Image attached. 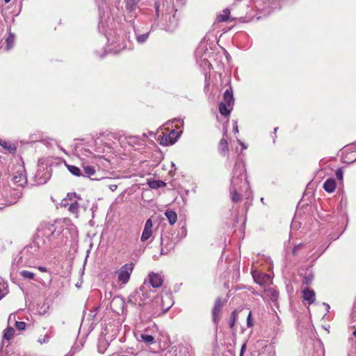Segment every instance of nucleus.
Segmentation results:
<instances>
[{"instance_id":"f257e3e1","label":"nucleus","mask_w":356,"mask_h":356,"mask_svg":"<svg viewBox=\"0 0 356 356\" xmlns=\"http://www.w3.org/2000/svg\"><path fill=\"white\" fill-rule=\"evenodd\" d=\"M245 172V165L242 162H236L230 186L231 199L235 203L241 201L243 195L247 199L250 196V187Z\"/></svg>"},{"instance_id":"f03ea898","label":"nucleus","mask_w":356,"mask_h":356,"mask_svg":"<svg viewBox=\"0 0 356 356\" xmlns=\"http://www.w3.org/2000/svg\"><path fill=\"white\" fill-rule=\"evenodd\" d=\"M154 291L148 286V284L143 283L139 289L132 293L129 298V302L134 305L142 306L150 298Z\"/></svg>"},{"instance_id":"7ed1b4c3","label":"nucleus","mask_w":356,"mask_h":356,"mask_svg":"<svg viewBox=\"0 0 356 356\" xmlns=\"http://www.w3.org/2000/svg\"><path fill=\"white\" fill-rule=\"evenodd\" d=\"M67 232V229H65L61 226L60 227H56L55 225L45 223L42 226L41 229L38 232L40 234L49 238V240L52 239H62L64 235V232Z\"/></svg>"},{"instance_id":"20e7f679","label":"nucleus","mask_w":356,"mask_h":356,"mask_svg":"<svg viewBox=\"0 0 356 356\" xmlns=\"http://www.w3.org/2000/svg\"><path fill=\"white\" fill-rule=\"evenodd\" d=\"M80 200L81 197L75 193H69L67 197L62 200L61 204L67 207L68 211L77 217L79 211V201Z\"/></svg>"},{"instance_id":"39448f33","label":"nucleus","mask_w":356,"mask_h":356,"mask_svg":"<svg viewBox=\"0 0 356 356\" xmlns=\"http://www.w3.org/2000/svg\"><path fill=\"white\" fill-rule=\"evenodd\" d=\"M163 8L166 7V13L162 14V19L165 20L166 30L169 31H173L178 24V20L175 17V13L171 15V14L175 11L174 8L170 6L168 2L163 3Z\"/></svg>"},{"instance_id":"423d86ee","label":"nucleus","mask_w":356,"mask_h":356,"mask_svg":"<svg viewBox=\"0 0 356 356\" xmlns=\"http://www.w3.org/2000/svg\"><path fill=\"white\" fill-rule=\"evenodd\" d=\"M11 182L15 186L23 187L27 184L25 168L22 165L15 167V172L11 177Z\"/></svg>"},{"instance_id":"0eeeda50","label":"nucleus","mask_w":356,"mask_h":356,"mask_svg":"<svg viewBox=\"0 0 356 356\" xmlns=\"http://www.w3.org/2000/svg\"><path fill=\"white\" fill-rule=\"evenodd\" d=\"M134 266L133 263L126 264L115 272V274L118 277V283L126 284L129 282L134 270Z\"/></svg>"},{"instance_id":"6e6552de","label":"nucleus","mask_w":356,"mask_h":356,"mask_svg":"<svg viewBox=\"0 0 356 356\" xmlns=\"http://www.w3.org/2000/svg\"><path fill=\"white\" fill-rule=\"evenodd\" d=\"M154 302L156 304H160V308L163 313L166 312L174 303L172 296L168 293H164L161 296L156 297Z\"/></svg>"},{"instance_id":"1a4fd4ad","label":"nucleus","mask_w":356,"mask_h":356,"mask_svg":"<svg viewBox=\"0 0 356 356\" xmlns=\"http://www.w3.org/2000/svg\"><path fill=\"white\" fill-rule=\"evenodd\" d=\"M143 283L148 284V286L156 289L162 286L163 283V276L159 273H150L148 279L145 280Z\"/></svg>"},{"instance_id":"9d476101","label":"nucleus","mask_w":356,"mask_h":356,"mask_svg":"<svg viewBox=\"0 0 356 356\" xmlns=\"http://www.w3.org/2000/svg\"><path fill=\"white\" fill-rule=\"evenodd\" d=\"M343 153L345 163H351L356 161V144L347 147Z\"/></svg>"},{"instance_id":"9b49d317","label":"nucleus","mask_w":356,"mask_h":356,"mask_svg":"<svg viewBox=\"0 0 356 356\" xmlns=\"http://www.w3.org/2000/svg\"><path fill=\"white\" fill-rule=\"evenodd\" d=\"M223 306V302L220 298H218L216 300L214 307L213 308L212 311V317H213V321L215 324H218L220 321V314L221 309Z\"/></svg>"},{"instance_id":"f8f14e48","label":"nucleus","mask_w":356,"mask_h":356,"mask_svg":"<svg viewBox=\"0 0 356 356\" xmlns=\"http://www.w3.org/2000/svg\"><path fill=\"white\" fill-rule=\"evenodd\" d=\"M254 281L261 286L268 285L271 283V277L267 274H258L256 271L252 273Z\"/></svg>"},{"instance_id":"ddd939ff","label":"nucleus","mask_w":356,"mask_h":356,"mask_svg":"<svg viewBox=\"0 0 356 356\" xmlns=\"http://www.w3.org/2000/svg\"><path fill=\"white\" fill-rule=\"evenodd\" d=\"M153 223L151 219H148L145 224V227L140 237L142 242L147 241L152 234Z\"/></svg>"},{"instance_id":"4468645a","label":"nucleus","mask_w":356,"mask_h":356,"mask_svg":"<svg viewBox=\"0 0 356 356\" xmlns=\"http://www.w3.org/2000/svg\"><path fill=\"white\" fill-rule=\"evenodd\" d=\"M82 172L83 177H87L92 180H100L97 177L95 176V169L94 167L90 165H83Z\"/></svg>"},{"instance_id":"2eb2a0df","label":"nucleus","mask_w":356,"mask_h":356,"mask_svg":"<svg viewBox=\"0 0 356 356\" xmlns=\"http://www.w3.org/2000/svg\"><path fill=\"white\" fill-rule=\"evenodd\" d=\"M222 102H225L229 107H232L234 103V99L233 97V91L232 87L227 88L223 95V101Z\"/></svg>"},{"instance_id":"dca6fc26","label":"nucleus","mask_w":356,"mask_h":356,"mask_svg":"<svg viewBox=\"0 0 356 356\" xmlns=\"http://www.w3.org/2000/svg\"><path fill=\"white\" fill-rule=\"evenodd\" d=\"M176 134V131L175 130H172L168 136L163 135L161 138V144L163 145H169L174 144L177 139L173 138V136Z\"/></svg>"},{"instance_id":"f3484780","label":"nucleus","mask_w":356,"mask_h":356,"mask_svg":"<svg viewBox=\"0 0 356 356\" xmlns=\"http://www.w3.org/2000/svg\"><path fill=\"white\" fill-rule=\"evenodd\" d=\"M302 298L309 305L312 304L315 301V292L309 288L305 289L302 291Z\"/></svg>"},{"instance_id":"a211bd4d","label":"nucleus","mask_w":356,"mask_h":356,"mask_svg":"<svg viewBox=\"0 0 356 356\" xmlns=\"http://www.w3.org/2000/svg\"><path fill=\"white\" fill-rule=\"evenodd\" d=\"M147 135L143 134L140 137L139 136H128L126 137V140L129 145L131 146L140 145L141 141H143V138H146Z\"/></svg>"},{"instance_id":"6ab92c4d","label":"nucleus","mask_w":356,"mask_h":356,"mask_svg":"<svg viewBox=\"0 0 356 356\" xmlns=\"http://www.w3.org/2000/svg\"><path fill=\"white\" fill-rule=\"evenodd\" d=\"M140 0H126L125 8L127 10L131 13H135L138 8V4Z\"/></svg>"},{"instance_id":"aec40b11","label":"nucleus","mask_w":356,"mask_h":356,"mask_svg":"<svg viewBox=\"0 0 356 356\" xmlns=\"http://www.w3.org/2000/svg\"><path fill=\"white\" fill-rule=\"evenodd\" d=\"M336 181L334 179H328L323 184V188L327 193H332L336 188Z\"/></svg>"},{"instance_id":"412c9836","label":"nucleus","mask_w":356,"mask_h":356,"mask_svg":"<svg viewBox=\"0 0 356 356\" xmlns=\"http://www.w3.org/2000/svg\"><path fill=\"white\" fill-rule=\"evenodd\" d=\"M165 216L171 225H174L177 220V214L172 209H167L165 211Z\"/></svg>"},{"instance_id":"4be33fe9","label":"nucleus","mask_w":356,"mask_h":356,"mask_svg":"<svg viewBox=\"0 0 356 356\" xmlns=\"http://www.w3.org/2000/svg\"><path fill=\"white\" fill-rule=\"evenodd\" d=\"M161 245L162 252L164 251V248L169 250L174 247L172 242L170 241L168 237L163 236V235L161 236Z\"/></svg>"},{"instance_id":"5701e85b","label":"nucleus","mask_w":356,"mask_h":356,"mask_svg":"<svg viewBox=\"0 0 356 356\" xmlns=\"http://www.w3.org/2000/svg\"><path fill=\"white\" fill-rule=\"evenodd\" d=\"M232 107L228 106L225 102H220L219 104V111L221 115L224 116H228L232 110Z\"/></svg>"},{"instance_id":"b1692460","label":"nucleus","mask_w":356,"mask_h":356,"mask_svg":"<svg viewBox=\"0 0 356 356\" xmlns=\"http://www.w3.org/2000/svg\"><path fill=\"white\" fill-rule=\"evenodd\" d=\"M218 149L222 155L225 156L228 152L227 141L225 138H222L219 143Z\"/></svg>"},{"instance_id":"393cba45","label":"nucleus","mask_w":356,"mask_h":356,"mask_svg":"<svg viewBox=\"0 0 356 356\" xmlns=\"http://www.w3.org/2000/svg\"><path fill=\"white\" fill-rule=\"evenodd\" d=\"M108 347V343L105 339H99L97 343V350L99 353H104Z\"/></svg>"},{"instance_id":"a878e982","label":"nucleus","mask_w":356,"mask_h":356,"mask_svg":"<svg viewBox=\"0 0 356 356\" xmlns=\"http://www.w3.org/2000/svg\"><path fill=\"white\" fill-rule=\"evenodd\" d=\"M148 185L151 188L156 189L165 186V183L161 180H152L148 181Z\"/></svg>"},{"instance_id":"bb28decb","label":"nucleus","mask_w":356,"mask_h":356,"mask_svg":"<svg viewBox=\"0 0 356 356\" xmlns=\"http://www.w3.org/2000/svg\"><path fill=\"white\" fill-rule=\"evenodd\" d=\"M265 293L273 301H276L278 298V292L274 289H267L265 290Z\"/></svg>"},{"instance_id":"cd10ccee","label":"nucleus","mask_w":356,"mask_h":356,"mask_svg":"<svg viewBox=\"0 0 356 356\" xmlns=\"http://www.w3.org/2000/svg\"><path fill=\"white\" fill-rule=\"evenodd\" d=\"M229 13H230V12L227 8L223 10L222 13L221 14H220L219 15H218L217 21L218 22H222L227 21L229 19Z\"/></svg>"},{"instance_id":"c85d7f7f","label":"nucleus","mask_w":356,"mask_h":356,"mask_svg":"<svg viewBox=\"0 0 356 356\" xmlns=\"http://www.w3.org/2000/svg\"><path fill=\"white\" fill-rule=\"evenodd\" d=\"M15 35L10 32L9 35L6 39V50H10L13 48V47L14 45V42H15Z\"/></svg>"},{"instance_id":"c756f323","label":"nucleus","mask_w":356,"mask_h":356,"mask_svg":"<svg viewBox=\"0 0 356 356\" xmlns=\"http://www.w3.org/2000/svg\"><path fill=\"white\" fill-rule=\"evenodd\" d=\"M0 145L5 149H7L10 153H14L16 151V147L12 145L10 142L3 140Z\"/></svg>"},{"instance_id":"7c9ffc66","label":"nucleus","mask_w":356,"mask_h":356,"mask_svg":"<svg viewBox=\"0 0 356 356\" xmlns=\"http://www.w3.org/2000/svg\"><path fill=\"white\" fill-rule=\"evenodd\" d=\"M141 339L147 344H152L155 342L154 337L147 333H143L140 335Z\"/></svg>"},{"instance_id":"2f4dec72","label":"nucleus","mask_w":356,"mask_h":356,"mask_svg":"<svg viewBox=\"0 0 356 356\" xmlns=\"http://www.w3.org/2000/svg\"><path fill=\"white\" fill-rule=\"evenodd\" d=\"M100 180H102L104 184L105 185H106L111 191H115L118 188V185L116 184L111 183V179L110 178L104 177V178L100 179Z\"/></svg>"},{"instance_id":"473e14b6","label":"nucleus","mask_w":356,"mask_h":356,"mask_svg":"<svg viewBox=\"0 0 356 356\" xmlns=\"http://www.w3.org/2000/svg\"><path fill=\"white\" fill-rule=\"evenodd\" d=\"M67 168L69 170V171L74 175L75 176H77V177H80V176H82L83 175V172H82V170L76 167V166H74V165H68L67 166Z\"/></svg>"},{"instance_id":"72a5a7b5","label":"nucleus","mask_w":356,"mask_h":356,"mask_svg":"<svg viewBox=\"0 0 356 356\" xmlns=\"http://www.w3.org/2000/svg\"><path fill=\"white\" fill-rule=\"evenodd\" d=\"M15 330L9 327L4 330L3 338L7 340H10L14 335Z\"/></svg>"},{"instance_id":"f704fd0d","label":"nucleus","mask_w":356,"mask_h":356,"mask_svg":"<svg viewBox=\"0 0 356 356\" xmlns=\"http://www.w3.org/2000/svg\"><path fill=\"white\" fill-rule=\"evenodd\" d=\"M19 275L24 279L27 280H33L35 277V274L29 270H22L20 271Z\"/></svg>"},{"instance_id":"c9c22d12","label":"nucleus","mask_w":356,"mask_h":356,"mask_svg":"<svg viewBox=\"0 0 356 356\" xmlns=\"http://www.w3.org/2000/svg\"><path fill=\"white\" fill-rule=\"evenodd\" d=\"M136 40H137L138 42H139L140 44L145 42L149 37L148 33H144L142 35H138L137 33L136 32Z\"/></svg>"},{"instance_id":"e433bc0d","label":"nucleus","mask_w":356,"mask_h":356,"mask_svg":"<svg viewBox=\"0 0 356 356\" xmlns=\"http://www.w3.org/2000/svg\"><path fill=\"white\" fill-rule=\"evenodd\" d=\"M313 280V275L311 273H307L302 279V282L305 284H309Z\"/></svg>"},{"instance_id":"4c0bfd02","label":"nucleus","mask_w":356,"mask_h":356,"mask_svg":"<svg viewBox=\"0 0 356 356\" xmlns=\"http://www.w3.org/2000/svg\"><path fill=\"white\" fill-rule=\"evenodd\" d=\"M236 316V311L232 312L231 314V316L229 318V325L231 328L233 327L235 324Z\"/></svg>"},{"instance_id":"58836bf2","label":"nucleus","mask_w":356,"mask_h":356,"mask_svg":"<svg viewBox=\"0 0 356 356\" xmlns=\"http://www.w3.org/2000/svg\"><path fill=\"white\" fill-rule=\"evenodd\" d=\"M16 328L19 330H23L26 327V323L23 321H15Z\"/></svg>"},{"instance_id":"ea45409f","label":"nucleus","mask_w":356,"mask_h":356,"mask_svg":"<svg viewBox=\"0 0 356 356\" xmlns=\"http://www.w3.org/2000/svg\"><path fill=\"white\" fill-rule=\"evenodd\" d=\"M343 176V170L341 168L338 169L336 172V177L337 178V179L342 180Z\"/></svg>"},{"instance_id":"a19ab883","label":"nucleus","mask_w":356,"mask_h":356,"mask_svg":"<svg viewBox=\"0 0 356 356\" xmlns=\"http://www.w3.org/2000/svg\"><path fill=\"white\" fill-rule=\"evenodd\" d=\"M79 350V348L78 347L73 346L71 348V350H70V352L68 353H67L65 356H73L74 355V353Z\"/></svg>"},{"instance_id":"79ce46f5","label":"nucleus","mask_w":356,"mask_h":356,"mask_svg":"<svg viewBox=\"0 0 356 356\" xmlns=\"http://www.w3.org/2000/svg\"><path fill=\"white\" fill-rule=\"evenodd\" d=\"M49 336L46 334L43 338H40L38 341L42 344L48 342L49 341Z\"/></svg>"},{"instance_id":"37998d69","label":"nucleus","mask_w":356,"mask_h":356,"mask_svg":"<svg viewBox=\"0 0 356 356\" xmlns=\"http://www.w3.org/2000/svg\"><path fill=\"white\" fill-rule=\"evenodd\" d=\"M155 10H156V15L158 18L160 17V5L158 2L155 3Z\"/></svg>"},{"instance_id":"c03bdc74","label":"nucleus","mask_w":356,"mask_h":356,"mask_svg":"<svg viewBox=\"0 0 356 356\" xmlns=\"http://www.w3.org/2000/svg\"><path fill=\"white\" fill-rule=\"evenodd\" d=\"M247 325L248 327H250L252 326V323L251 321V312L249 313L248 318H247Z\"/></svg>"},{"instance_id":"a18cd8bd","label":"nucleus","mask_w":356,"mask_h":356,"mask_svg":"<svg viewBox=\"0 0 356 356\" xmlns=\"http://www.w3.org/2000/svg\"><path fill=\"white\" fill-rule=\"evenodd\" d=\"M302 246L301 244H299L297 246H296L294 248H293V254H296V252L298 251V250L299 249V248H300Z\"/></svg>"},{"instance_id":"49530a36","label":"nucleus","mask_w":356,"mask_h":356,"mask_svg":"<svg viewBox=\"0 0 356 356\" xmlns=\"http://www.w3.org/2000/svg\"><path fill=\"white\" fill-rule=\"evenodd\" d=\"M233 129H234L235 133H238V126H237L236 122H235L234 124Z\"/></svg>"},{"instance_id":"de8ad7c7","label":"nucleus","mask_w":356,"mask_h":356,"mask_svg":"<svg viewBox=\"0 0 356 356\" xmlns=\"http://www.w3.org/2000/svg\"><path fill=\"white\" fill-rule=\"evenodd\" d=\"M246 346L245 343L243 344L241 349V356H242L243 352L245 350Z\"/></svg>"},{"instance_id":"09e8293b","label":"nucleus","mask_w":356,"mask_h":356,"mask_svg":"<svg viewBox=\"0 0 356 356\" xmlns=\"http://www.w3.org/2000/svg\"><path fill=\"white\" fill-rule=\"evenodd\" d=\"M11 321H15V315H10L8 317V322H10Z\"/></svg>"},{"instance_id":"8fccbe9b","label":"nucleus","mask_w":356,"mask_h":356,"mask_svg":"<svg viewBox=\"0 0 356 356\" xmlns=\"http://www.w3.org/2000/svg\"><path fill=\"white\" fill-rule=\"evenodd\" d=\"M38 269L42 272H47V268L44 266H39Z\"/></svg>"},{"instance_id":"3c124183","label":"nucleus","mask_w":356,"mask_h":356,"mask_svg":"<svg viewBox=\"0 0 356 356\" xmlns=\"http://www.w3.org/2000/svg\"><path fill=\"white\" fill-rule=\"evenodd\" d=\"M238 142L243 149H245L247 148V146L243 143L241 142L240 140H238Z\"/></svg>"},{"instance_id":"603ef678","label":"nucleus","mask_w":356,"mask_h":356,"mask_svg":"<svg viewBox=\"0 0 356 356\" xmlns=\"http://www.w3.org/2000/svg\"><path fill=\"white\" fill-rule=\"evenodd\" d=\"M5 293L3 291L0 289V300L4 296Z\"/></svg>"},{"instance_id":"864d4df0","label":"nucleus","mask_w":356,"mask_h":356,"mask_svg":"<svg viewBox=\"0 0 356 356\" xmlns=\"http://www.w3.org/2000/svg\"><path fill=\"white\" fill-rule=\"evenodd\" d=\"M148 355L147 356H152V353H147ZM121 356H135L134 355H121Z\"/></svg>"},{"instance_id":"5fc2aeb1","label":"nucleus","mask_w":356,"mask_h":356,"mask_svg":"<svg viewBox=\"0 0 356 356\" xmlns=\"http://www.w3.org/2000/svg\"><path fill=\"white\" fill-rule=\"evenodd\" d=\"M226 134H227V128H225L224 135H225Z\"/></svg>"},{"instance_id":"6e6d98bb","label":"nucleus","mask_w":356,"mask_h":356,"mask_svg":"<svg viewBox=\"0 0 356 356\" xmlns=\"http://www.w3.org/2000/svg\"><path fill=\"white\" fill-rule=\"evenodd\" d=\"M4 1H5L6 3H8V2H10V0H4Z\"/></svg>"},{"instance_id":"4d7b16f0","label":"nucleus","mask_w":356,"mask_h":356,"mask_svg":"<svg viewBox=\"0 0 356 356\" xmlns=\"http://www.w3.org/2000/svg\"><path fill=\"white\" fill-rule=\"evenodd\" d=\"M277 128L274 129V133H275L277 131Z\"/></svg>"},{"instance_id":"13d9d810","label":"nucleus","mask_w":356,"mask_h":356,"mask_svg":"<svg viewBox=\"0 0 356 356\" xmlns=\"http://www.w3.org/2000/svg\"><path fill=\"white\" fill-rule=\"evenodd\" d=\"M261 201L264 202V198L263 197L261 198Z\"/></svg>"},{"instance_id":"bf43d9fd","label":"nucleus","mask_w":356,"mask_h":356,"mask_svg":"<svg viewBox=\"0 0 356 356\" xmlns=\"http://www.w3.org/2000/svg\"><path fill=\"white\" fill-rule=\"evenodd\" d=\"M326 307H327V308H330V306H329V305H327V304L326 305Z\"/></svg>"},{"instance_id":"052dcab7","label":"nucleus","mask_w":356,"mask_h":356,"mask_svg":"<svg viewBox=\"0 0 356 356\" xmlns=\"http://www.w3.org/2000/svg\"><path fill=\"white\" fill-rule=\"evenodd\" d=\"M199 54V50L196 51V54L197 55Z\"/></svg>"},{"instance_id":"680f3d73","label":"nucleus","mask_w":356,"mask_h":356,"mask_svg":"<svg viewBox=\"0 0 356 356\" xmlns=\"http://www.w3.org/2000/svg\"><path fill=\"white\" fill-rule=\"evenodd\" d=\"M2 142H3V140H1V139L0 138V143H1Z\"/></svg>"},{"instance_id":"e2e57ef3","label":"nucleus","mask_w":356,"mask_h":356,"mask_svg":"<svg viewBox=\"0 0 356 356\" xmlns=\"http://www.w3.org/2000/svg\"><path fill=\"white\" fill-rule=\"evenodd\" d=\"M2 142H3V140H1V139L0 138V143H1Z\"/></svg>"}]
</instances>
